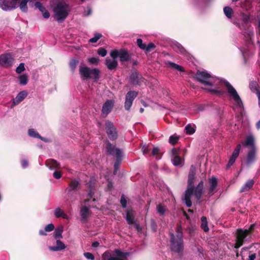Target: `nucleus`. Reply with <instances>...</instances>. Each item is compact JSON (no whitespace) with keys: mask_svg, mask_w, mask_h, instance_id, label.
<instances>
[{"mask_svg":"<svg viewBox=\"0 0 260 260\" xmlns=\"http://www.w3.org/2000/svg\"><path fill=\"white\" fill-rule=\"evenodd\" d=\"M176 235L169 232L170 238V249L172 251L182 255L184 250V242L183 239V229L180 223H177L176 228Z\"/></svg>","mask_w":260,"mask_h":260,"instance_id":"nucleus-1","label":"nucleus"},{"mask_svg":"<svg viewBox=\"0 0 260 260\" xmlns=\"http://www.w3.org/2000/svg\"><path fill=\"white\" fill-rule=\"evenodd\" d=\"M54 18L59 22L63 21L69 14L70 8L66 0H55L51 6Z\"/></svg>","mask_w":260,"mask_h":260,"instance_id":"nucleus-2","label":"nucleus"},{"mask_svg":"<svg viewBox=\"0 0 260 260\" xmlns=\"http://www.w3.org/2000/svg\"><path fill=\"white\" fill-rule=\"evenodd\" d=\"M82 80L93 79L97 82L100 77V71L97 68L90 69L86 66H80L79 70Z\"/></svg>","mask_w":260,"mask_h":260,"instance_id":"nucleus-3","label":"nucleus"},{"mask_svg":"<svg viewBox=\"0 0 260 260\" xmlns=\"http://www.w3.org/2000/svg\"><path fill=\"white\" fill-rule=\"evenodd\" d=\"M235 243L234 247L235 249H238L241 247L244 244L251 242L252 236L249 233L248 231L243 229H237L235 233Z\"/></svg>","mask_w":260,"mask_h":260,"instance_id":"nucleus-4","label":"nucleus"},{"mask_svg":"<svg viewBox=\"0 0 260 260\" xmlns=\"http://www.w3.org/2000/svg\"><path fill=\"white\" fill-rule=\"evenodd\" d=\"M196 78L198 81L206 86H213L217 80L209 73L199 70L196 73Z\"/></svg>","mask_w":260,"mask_h":260,"instance_id":"nucleus-5","label":"nucleus"},{"mask_svg":"<svg viewBox=\"0 0 260 260\" xmlns=\"http://www.w3.org/2000/svg\"><path fill=\"white\" fill-rule=\"evenodd\" d=\"M110 56L113 59L119 57V60L122 62L129 61L132 57L131 54L128 52L127 49H125L113 50L110 52Z\"/></svg>","mask_w":260,"mask_h":260,"instance_id":"nucleus-6","label":"nucleus"},{"mask_svg":"<svg viewBox=\"0 0 260 260\" xmlns=\"http://www.w3.org/2000/svg\"><path fill=\"white\" fill-rule=\"evenodd\" d=\"M145 78L136 69H133L129 77V82L133 85L141 86L144 82Z\"/></svg>","mask_w":260,"mask_h":260,"instance_id":"nucleus-7","label":"nucleus"},{"mask_svg":"<svg viewBox=\"0 0 260 260\" xmlns=\"http://www.w3.org/2000/svg\"><path fill=\"white\" fill-rule=\"evenodd\" d=\"M105 129L108 138L112 141L116 140L118 138V132L117 128L113 123L109 121L105 122Z\"/></svg>","mask_w":260,"mask_h":260,"instance_id":"nucleus-8","label":"nucleus"},{"mask_svg":"<svg viewBox=\"0 0 260 260\" xmlns=\"http://www.w3.org/2000/svg\"><path fill=\"white\" fill-rule=\"evenodd\" d=\"M106 149L107 152L113 156H115L118 159H121L122 157V151L119 148L115 147V146L112 145L109 141L106 142Z\"/></svg>","mask_w":260,"mask_h":260,"instance_id":"nucleus-9","label":"nucleus"},{"mask_svg":"<svg viewBox=\"0 0 260 260\" xmlns=\"http://www.w3.org/2000/svg\"><path fill=\"white\" fill-rule=\"evenodd\" d=\"M224 84L226 86L227 91L230 95L233 98L234 100L237 103L239 106H240L241 105H242V100L233 86L226 81L224 82Z\"/></svg>","mask_w":260,"mask_h":260,"instance_id":"nucleus-10","label":"nucleus"},{"mask_svg":"<svg viewBox=\"0 0 260 260\" xmlns=\"http://www.w3.org/2000/svg\"><path fill=\"white\" fill-rule=\"evenodd\" d=\"M14 60L11 53H5L0 55V65L4 68L11 67Z\"/></svg>","mask_w":260,"mask_h":260,"instance_id":"nucleus-11","label":"nucleus"},{"mask_svg":"<svg viewBox=\"0 0 260 260\" xmlns=\"http://www.w3.org/2000/svg\"><path fill=\"white\" fill-rule=\"evenodd\" d=\"M138 95V93L136 91L131 90L128 91L125 95V101L124 104V107L126 110H129L133 104L134 99L136 98Z\"/></svg>","mask_w":260,"mask_h":260,"instance_id":"nucleus-12","label":"nucleus"},{"mask_svg":"<svg viewBox=\"0 0 260 260\" xmlns=\"http://www.w3.org/2000/svg\"><path fill=\"white\" fill-rule=\"evenodd\" d=\"M0 7L4 11L12 10L17 8L13 0H0Z\"/></svg>","mask_w":260,"mask_h":260,"instance_id":"nucleus-13","label":"nucleus"},{"mask_svg":"<svg viewBox=\"0 0 260 260\" xmlns=\"http://www.w3.org/2000/svg\"><path fill=\"white\" fill-rule=\"evenodd\" d=\"M256 149L255 147H253L248 151L246 159V165L250 166L256 159Z\"/></svg>","mask_w":260,"mask_h":260,"instance_id":"nucleus-14","label":"nucleus"},{"mask_svg":"<svg viewBox=\"0 0 260 260\" xmlns=\"http://www.w3.org/2000/svg\"><path fill=\"white\" fill-rule=\"evenodd\" d=\"M194 188L192 187H187L185 191L184 197L183 200L187 207H191L192 206V202L191 201V197L193 193Z\"/></svg>","mask_w":260,"mask_h":260,"instance_id":"nucleus-15","label":"nucleus"},{"mask_svg":"<svg viewBox=\"0 0 260 260\" xmlns=\"http://www.w3.org/2000/svg\"><path fill=\"white\" fill-rule=\"evenodd\" d=\"M28 95V92L26 90H23L18 93L15 99L13 100V103L12 106H14L20 102H21Z\"/></svg>","mask_w":260,"mask_h":260,"instance_id":"nucleus-16","label":"nucleus"},{"mask_svg":"<svg viewBox=\"0 0 260 260\" xmlns=\"http://www.w3.org/2000/svg\"><path fill=\"white\" fill-rule=\"evenodd\" d=\"M114 105V101L112 100H107L103 105L102 112L103 114H109L111 112Z\"/></svg>","mask_w":260,"mask_h":260,"instance_id":"nucleus-17","label":"nucleus"},{"mask_svg":"<svg viewBox=\"0 0 260 260\" xmlns=\"http://www.w3.org/2000/svg\"><path fill=\"white\" fill-rule=\"evenodd\" d=\"M90 213L89 209L86 207H82L80 210L81 221L82 223H86L88 221V217Z\"/></svg>","mask_w":260,"mask_h":260,"instance_id":"nucleus-18","label":"nucleus"},{"mask_svg":"<svg viewBox=\"0 0 260 260\" xmlns=\"http://www.w3.org/2000/svg\"><path fill=\"white\" fill-rule=\"evenodd\" d=\"M105 64L109 70H114L117 68L118 62L115 59H111L107 58L105 60Z\"/></svg>","mask_w":260,"mask_h":260,"instance_id":"nucleus-19","label":"nucleus"},{"mask_svg":"<svg viewBox=\"0 0 260 260\" xmlns=\"http://www.w3.org/2000/svg\"><path fill=\"white\" fill-rule=\"evenodd\" d=\"M45 164L51 170L58 169L60 168L59 163L53 159H47L45 162Z\"/></svg>","mask_w":260,"mask_h":260,"instance_id":"nucleus-20","label":"nucleus"},{"mask_svg":"<svg viewBox=\"0 0 260 260\" xmlns=\"http://www.w3.org/2000/svg\"><path fill=\"white\" fill-rule=\"evenodd\" d=\"M66 247L65 244L60 240H57L56 246H49V249L52 251H60L65 249Z\"/></svg>","mask_w":260,"mask_h":260,"instance_id":"nucleus-21","label":"nucleus"},{"mask_svg":"<svg viewBox=\"0 0 260 260\" xmlns=\"http://www.w3.org/2000/svg\"><path fill=\"white\" fill-rule=\"evenodd\" d=\"M254 181L253 179L248 180L245 184L241 188L240 192H244L249 191L253 187Z\"/></svg>","mask_w":260,"mask_h":260,"instance_id":"nucleus-22","label":"nucleus"},{"mask_svg":"<svg viewBox=\"0 0 260 260\" xmlns=\"http://www.w3.org/2000/svg\"><path fill=\"white\" fill-rule=\"evenodd\" d=\"M209 182L210 183V187L209 189V194L212 195L214 193V190L217 186V178L214 176H212L210 179Z\"/></svg>","mask_w":260,"mask_h":260,"instance_id":"nucleus-23","label":"nucleus"},{"mask_svg":"<svg viewBox=\"0 0 260 260\" xmlns=\"http://www.w3.org/2000/svg\"><path fill=\"white\" fill-rule=\"evenodd\" d=\"M70 188L68 189V193H71L72 191L77 190L79 187L80 183L79 181L76 179L72 180L69 184Z\"/></svg>","mask_w":260,"mask_h":260,"instance_id":"nucleus-24","label":"nucleus"},{"mask_svg":"<svg viewBox=\"0 0 260 260\" xmlns=\"http://www.w3.org/2000/svg\"><path fill=\"white\" fill-rule=\"evenodd\" d=\"M173 49L176 52L182 55H185L187 54V52L185 49L178 43H176L174 45Z\"/></svg>","mask_w":260,"mask_h":260,"instance_id":"nucleus-25","label":"nucleus"},{"mask_svg":"<svg viewBox=\"0 0 260 260\" xmlns=\"http://www.w3.org/2000/svg\"><path fill=\"white\" fill-rule=\"evenodd\" d=\"M249 88L253 92H256L258 95V99L260 100V92L258 89V85L256 81H252L249 83Z\"/></svg>","mask_w":260,"mask_h":260,"instance_id":"nucleus-26","label":"nucleus"},{"mask_svg":"<svg viewBox=\"0 0 260 260\" xmlns=\"http://www.w3.org/2000/svg\"><path fill=\"white\" fill-rule=\"evenodd\" d=\"M102 258L104 260H124L123 258L111 256V253L109 251H106L102 254Z\"/></svg>","mask_w":260,"mask_h":260,"instance_id":"nucleus-27","label":"nucleus"},{"mask_svg":"<svg viewBox=\"0 0 260 260\" xmlns=\"http://www.w3.org/2000/svg\"><path fill=\"white\" fill-rule=\"evenodd\" d=\"M243 146L245 147H252L253 148V147H255L254 146V139L253 137L251 135L248 136L246 140L244 143H243Z\"/></svg>","mask_w":260,"mask_h":260,"instance_id":"nucleus-28","label":"nucleus"},{"mask_svg":"<svg viewBox=\"0 0 260 260\" xmlns=\"http://www.w3.org/2000/svg\"><path fill=\"white\" fill-rule=\"evenodd\" d=\"M79 62V61L77 58H73L71 59L69 62V67L73 73L75 72Z\"/></svg>","mask_w":260,"mask_h":260,"instance_id":"nucleus-29","label":"nucleus"},{"mask_svg":"<svg viewBox=\"0 0 260 260\" xmlns=\"http://www.w3.org/2000/svg\"><path fill=\"white\" fill-rule=\"evenodd\" d=\"M151 155L155 156L156 159H159L162 155V153L160 152L158 147H154L151 152Z\"/></svg>","mask_w":260,"mask_h":260,"instance_id":"nucleus-30","label":"nucleus"},{"mask_svg":"<svg viewBox=\"0 0 260 260\" xmlns=\"http://www.w3.org/2000/svg\"><path fill=\"white\" fill-rule=\"evenodd\" d=\"M28 134L30 137L39 138L44 141H46V139L42 137L34 129H29L28 131Z\"/></svg>","mask_w":260,"mask_h":260,"instance_id":"nucleus-31","label":"nucleus"},{"mask_svg":"<svg viewBox=\"0 0 260 260\" xmlns=\"http://www.w3.org/2000/svg\"><path fill=\"white\" fill-rule=\"evenodd\" d=\"M54 214L57 218L62 217L63 218H67V215L64 214L63 211L59 207H57L55 209L54 211Z\"/></svg>","mask_w":260,"mask_h":260,"instance_id":"nucleus-32","label":"nucleus"},{"mask_svg":"<svg viewBox=\"0 0 260 260\" xmlns=\"http://www.w3.org/2000/svg\"><path fill=\"white\" fill-rule=\"evenodd\" d=\"M167 64L172 69L176 70L180 72H184V70L183 69V68L182 67H181V66H179L174 62H173L171 61H168Z\"/></svg>","mask_w":260,"mask_h":260,"instance_id":"nucleus-33","label":"nucleus"},{"mask_svg":"<svg viewBox=\"0 0 260 260\" xmlns=\"http://www.w3.org/2000/svg\"><path fill=\"white\" fill-rule=\"evenodd\" d=\"M201 228L205 232H207L209 231V228L208 226V222L206 217L202 216L201 217Z\"/></svg>","mask_w":260,"mask_h":260,"instance_id":"nucleus-34","label":"nucleus"},{"mask_svg":"<svg viewBox=\"0 0 260 260\" xmlns=\"http://www.w3.org/2000/svg\"><path fill=\"white\" fill-rule=\"evenodd\" d=\"M223 12L227 18L231 19L233 14V10L230 7H225L223 8Z\"/></svg>","mask_w":260,"mask_h":260,"instance_id":"nucleus-35","label":"nucleus"},{"mask_svg":"<svg viewBox=\"0 0 260 260\" xmlns=\"http://www.w3.org/2000/svg\"><path fill=\"white\" fill-rule=\"evenodd\" d=\"M19 83L21 85H25L28 82V76L26 74L20 75L18 77Z\"/></svg>","mask_w":260,"mask_h":260,"instance_id":"nucleus-36","label":"nucleus"},{"mask_svg":"<svg viewBox=\"0 0 260 260\" xmlns=\"http://www.w3.org/2000/svg\"><path fill=\"white\" fill-rule=\"evenodd\" d=\"M62 232L63 228L62 226L56 229L53 233L54 237L56 239L62 238Z\"/></svg>","mask_w":260,"mask_h":260,"instance_id":"nucleus-37","label":"nucleus"},{"mask_svg":"<svg viewBox=\"0 0 260 260\" xmlns=\"http://www.w3.org/2000/svg\"><path fill=\"white\" fill-rule=\"evenodd\" d=\"M126 220L128 224H132L135 223L134 217L133 215L128 210H127L126 212Z\"/></svg>","mask_w":260,"mask_h":260,"instance_id":"nucleus-38","label":"nucleus"},{"mask_svg":"<svg viewBox=\"0 0 260 260\" xmlns=\"http://www.w3.org/2000/svg\"><path fill=\"white\" fill-rule=\"evenodd\" d=\"M29 0H22L20 3L19 7L21 11L27 12L28 10L27 3Z\"/></svg>","mask_w":260,"mask_h":260,"instance_id":"nucleus-39","label":"nucleus"},{"mask_svg":"<svg viewBox=\"0 0 260 260\" xmlns=\"http://www.w3.org/2000/svg\"><path fill=\"white\" fill-rule=\"evenodd\" d=\"M239 155H236L234 153H232V156L230 157L229 162L226 165V168H230L235 162L236 158L238 157Z\"/></svg>","mask_w":260,"mask_h":260,"instance_id":"nucleus-40","label":"nucleus"},{"mask_svg":"<svg viewBox=\"0 0 260 260\" xmlns=\"http://www.w3.org/2000/svg\"><path fill=\"white\" fill-rule=\"evenodd\" d=\"M179 139V136L172 135L169 138V142L171 144L174 145L178 143Z\"/></svg>","mask_w":260,"mask_h":260,"instance_id":"nucleus-41","label":"nucleus"},{"mask_svg":"<svg viewBox=\"0 0 260 260\" xmlns=\"http://www.w3.org/2000/svg\"><path fill=\"white\" fill-rule=\"evenodd\" d=\"M202 193L203 189L196 187L194 190V194L197 200H200L202 198Z\"/></svg>","mask_w":260,"mask_h":260,"instance_id":"nucleus-42","label":"nucleus"},{"mask_svg":"<svg viewBox=\"0 0 260 260\" xmlns=\"http://www.w3.org/2000/svg\"><path fill=\"white\" fill-rule=\"evenodd\" d=\"M156 47V46L153 43H149L147 45H146L145 49H144V51L146 53H148L154 50Z\"/></svg>","mask_w":260,"mask_h":260,"instance_id":"nucleus-43","label":"nucleus"},{"mask_svg":"<svg viewBox=\"0 0 260 260\" xmlns=\"http://www.w3.org/2000/svg\"><path fill=\"white\" fill-rule=\"evenodd\" d=\"M35 6L40 10V12H42V14L44 13L46 11H47L45 7L40 2H36L35 4Z\"/></svg>","mask_w":260,"mask_h":260,"instance_id":"nucleus-44","label":"nucleus"},{"mask_svg":"<svg viewBox=\"0 0 260 260\" xmlns=\"http://www.w3.org/2000/svg\"><path fill=\"white\" fill-rule=\"evenodd\" d=\"M185 129L187 135H192L195 132V129L190 124H187Z\"/></svg>","mask_w":260,"mask_h":260,"instance_id":"nucleus-45","label":"nucleus"},{"mask_svg":"<svg viewBox=\"0 0 260 260\" xmlns=\"http://www.w3.org/2000/svg\"><path fill=\"white\" fill-rule=\"evenodd\" d=\"M242 20L245 24H248L250 21V15L242 13L241 14Z\"/></svg>","mask_w":260,"mask_h":260,"instance_id":"nucleus-46","label":"nucleus"},{"mask_svg":"<svg viewBox=\"0 0 260 260\" xmlns=\"http://www.w3.org/2000/svg\"><path fill=\"white\" fill-rule=\"evenodd\" d=\"M173 165L175 166L180 165L182 162V160L180 156L179 155L174 156L173 158Z\"/></svg>","mask_w":260,"mask_h":260,"instance_id":"nucleus-47","label":"nucleus"},{"mask_svg":"<svg viewBox=\"0 0 260 260\" xmlns=\"http://www.w3.org/2000/svg\"><path fill=\"white\" fill-rule=\"evenodd\" d=\"M150 226L152 231L153 232H156L157 229V225L155 220L151 219L150 220Z\"/></svg>","mask_w":260,"mask_h":260,"instance_id":"nucleus-48","label":"nucleus"},{"mask_svg":"<svg viewBox=\"0 0 260 260\" xmlns=\"http://www.w3.org/2000/svg\"><path fill=\"white\" fill-rule=\"evenodd\" d=\"M157 211L161 215H163L165 212V208L164 206L161 204H159L157 206Z\"/></svg>","mask_w":260,"mask_h":260,"instance_id":"nucleus-49","label":"nucleus"},{"mask_svg":"<svg viewBox=\"0 0 260 260\" xmlns=\"http://www.w3.org/2000/svg\"><path fill=\"white\" fill-rule=\"evenodd\" d=\"M25 70L24 63H20L15 71L17 74H20Z\"/></svg>","mask_w":260,"mask_h":260,"instance_id":"nucleus-50","label":"nucleus"},{"mask_svg":"<svg viewBox=\"0 0 260 260\" xmlns=\"http://www.w3.org/2000/svg\"><path fill=\"white\" fill-rule=\"evenodd\" d=\"M102 35L101 34H96L95 35L94 37L90 39L89 41L90 43H94L97 42V41L102 37Z\"/></svg>","mask_w":260,"mask_h":260,"instance_id":"nucleus-51","label":"nucleus"},{"mask_svg":"<svg viewBox=\"0 0 260 260\" xmlns=\"http://www.w3.org/2000/svg\"><path fill=\"white\" fill-rule=\"evenodd\" d=\"M137 44L138 46L143 50H144L146 47V44L143 43V40L141 39H138L137 40Z\"/></svg>","mask_w":260,"mask_h":260,"instance_id":"nucleus-52","label":"nucleus"},{"mask_svg":"<svg viewBox=\"0 0 260 260\" xmlns=\"http://www.w3.org/2000/svg\"><path fill=\"white\" fill-rule=\"evenodd\" d=\"M100 59L98 57H91L88 59V61L91 64L98 65Z\"/></svg>","mask_w":260,"mask_h":260,"instance_id":"nucleus-53","label":"nucleus"},{"mask_svg":"<svg viewBox=\"0 0 260 260\" xmlns=\"http://www.w3.org/2000/svg\"><path fill=\"white\" fill-rule=\"evenodd\" d=\"M97 53L101 56L104 57L107 55V51L104 48L101 47L98 49Z\"/></svg>","mask_w":260,"mask_h":260,"instance_id":"nucleus-54","label":"nucleus"},{"mask_svg":"<svg viewBox=\"0 0 260 260\" xmlns=\"http://www.w3.org/2000/svg\"><path fill=\"white\" fill-rule=\"evenodd\" d=\"M54 229V226L52 223L47 224L44 229V230L46 232H50L52 231Z\"/></svg>","mask_w":260,"mask_h":260,"instance_id":"nucleus-55","label":"nucleus"},{"mask_svg":"<svg viewBox=\"0 0 260 260\" xmlns=\"http://www.w3.org/2000/svg\"><path fill=\"white\" fill-rule=\"evenodd\" d=\"M206 90H207L208 91L211 92L212 93L220 95L221 94L222 92L219 90L216 89H211V88H206Z\"/></svg>","mask_w":260,"mask_h":260,"instance_id":"nucleus-56","label":"nucleus"},{"mask_svg":"<svg viewBox=\"0 0 260 260\" xmlns=\"http://www.w3.org/2000/svg\"><path fill=\"white\" fill-rule=\"evenodd\" d=\"M84 256L88 259L94 260V255L90 252H85L84 253Z\"/></svg>","mask_w":260,"mask_h":260,"instance_id":"nucleus-57","label":"nucleus"},{"mask_svg":"<svg viewBox=\"0 0 260 260\" xmlns=\"http://www.w3.org/2000/svg\"><path fill=\"white\" fill-rule=\"evenodd\" d=\"M120 204L123 208H126L127 205V201L125 199L124 195H122L121 197Z\"/></svg>","mask_w":260,"mask_h":260,"instance_id":"nucleus-58","label":"nucleus"},{"mask_svg":"<svg viewBox=\"0 0 260 260\" xmlns=\"http://www.w3.org/2000/svg\"><path fill=\"white\" fill-rule=\"evenodd\" d=\"M120 164V159H118L116 158V161L114 164V174H115L117 172V171L119 169Z\"/></svg>","mask_w":260,"mask_h":260,"instance_id":"nucleus-59","label":"nucleus"},{"mask_svg":"<svg viewBox=\"0 0 260 260\" xmlns=\"http://www.w3.org/2000/svg\"><path fill=\"white\" fill-rule=\"evenodd\" d=\"M256 257V254L255 253L251 251L249 252V255L248 260H255Z\"/></svg>","mask_w":260,"mask_h":260,"instance_id":"nucleus-60","label":"nucleus"},{"mask_svg":"<svg viewBox=\"0 0 260 260\" xmlns=\"http://www.w3.org/2000/svg\"><path fill=\"white\" fill-rule=\"evenodd\" d=\"M114 252H115V254L117 256L116 257H119V258H121V257H122V256L123 255V251H122L119 249H116L115 250Z\"/></svg>","mask_w":260,"mask_h":260,"instance_id":"nucleus-61","label":"nucleus"},{"mask_svg":"<svg viewBox=\"0 0 260 260\" xmlns=\"http://www.w3.org/2000/svg\"><path fill=\"white\" fill-rule=\"evenodd\" d=\"M254 227H255V224H252L250 225V226L249 227L248 229H244L245 230H246V231H248V233L251 235L252 236V234L254 231Z\"/></svg>","mask_w":260,"mask_h":260,"instance_id":"nucleus-62","label":"nucleus"},{"mask_svg":"<svg viewBox=\"0 0 260 260\" xmlns=\"http://www.w3.org/2000/svg\"><path fill=\"white\" fill-rule=\"evenodd\" d=\"M53 176L55 179H59L61 177V174L60 171H56L53 173Z\"/></svg>","mask_w":260,"mask_h":260,"instance_id":"nucleus-63","label":"nucleus"},{"mask_svg":"<svg viewBox=\"0 0 260 260\" xmlns=\"http://www.w3.org/2000/svg\"><path fill=\"white\" fill-rule=\"evenodd\" d=\"M142 151H143V153L145 154L149 153L150 152V149L148 148V146L147 145H144L142 147Z\"/></svg>","mask_w":260,"mask_h":260,"instance_id":"nucleus-64","label":"nucleus"}]
</instances>
